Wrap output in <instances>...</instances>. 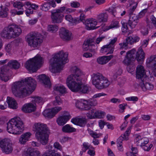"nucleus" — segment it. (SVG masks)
I'll list each match as a JSON object with an SVG mask.
<instances>
[{"mask_svg":"<svg viewBox=\"0 0 156 156\" xmlns=\"http://www.w3.org/2000/svg\"><path fill=\"white\" fill-rule=\"evenodd\" d=\"M131 128V127H129L127 130L125 132V133L123 134V136H121L122 137V139L124 140H128V136L130 133V130Z\"/></svg>","mask_w":156,"mask_h":156,"instance_id":"8fccbe9b","label":"nucleus"},{"mask_svg":"<svg viewBox=\"0 0 156 156\" xmlns=\"http://www.w3.org/2000/svg\"><path fill=\"white\" fill-rule=\"evenodd\" d=\"M71 74L68 76L66 83L68 87L73 92H79L86 94L89 91L90 88L87 85H83V73L80 69L76 66L71 67Z\"/></svg>","mask_w":156,"mask_h":156,"instance_id":"f257e3e1","label":"nucleus"},{"mask_svg":"<svg viewBox=\"0 0 156 156\" xmlns=\"http://www.w3.org/2000/svg\"><path fill=\"white\" fill-rule=\"evenodd\" d=\"M106 11H108L109 12L111 13L115 17L118 16L120 15L122 16L124 15L126 13V12L125 10H123L122 9H121L117 13H116L115 9L113 7L106 9Z\"/></svg>","mask_w":156,"mask_h":156,"instance_id":"bb28decb","label":"nucleus"},{"mask_svg":"<svg viewBox=\"0 0 156 156\" xmlns=\"http://www.w3.org/2000/svg\"><path fill=\"white\" fill-rule=\"evenodd\" d=\"M138 22L135 21H131L128 20V25L132 28L133 29L137 25Z\"/></svg>","mask_w":156,"mask_h":156,"instance_id":"6e6d98bb","label":"nucleus"},{"mask_svg":"<svg viewBox=\"0 0 156 156\" xmlns=\"http://www.w3.org/2000/svg\"><path fill=\"white\" fill-rule=\"evenodd\" d=\"M13 5L14 7L19 10L23 9V7L24 6V4L20 2H16L13 3Z\"/></svg>","mask_w":156,"mask_h":156,"instance_id":"a18cd8bd","label":"nucleus"},{"mask_svg":"<svg viewBox=\"0 0 156 156\" xmlns=\"http://www.w3.org/2000/svg\"><path fill=\"white\" fill-rule=\"evenodd\" d=\"M0 147L2 152L6 154H10L12 152L13 148L9 140L5 139L0 142Z\"/></svg>","mask_w":156,"mask_h":156,"instance_id":"f8f14e48","label":"nucleus"},{"mask_svg":"<svg viewBox=\"0 0 156 156\" xmlns=\"http://www.w3.org/2000/svg\"><path fill=\"white\" fill-rule=\"evenodd\" d=\"M156 56L155 55L151 56L146 60L147 66L151 69V73L156 77Z\"/></svg>","mask_w":156,"mask_h":156,"instance_id":"4468645a","label":"nucleus"},{"mask_svg":"<svg viewBox=\"0 0 156 156\" xmlns=\"http://www.w3.org/2000/svg\"><path fill=\"white\" fill-rule=\"evenodd\" d=\"M122 73V70L121 69H119L116 72L115 74L113 75L114 79H116L117 78L118 76L120 75Z\"/></svg>","mask_w":156,"mask_h":156,"instance_id":"774afa93","label":"nucleus"},{"mask_svg":"<svg viewBox=\"0 0 156 156\" xmlns=\"http://www.w3.org/2000/svg\"><path fill=\"white\" fill-rule=\"evenodd\" d=\"M62 130L66 133H71L76 131V129L74 128L71 127L69 124H67L62 128Z\"/></svg>","mask_w":156,"mask_h":156,"instance_id":"58836bf2","label":"nucleus"},{"mask_svg":"<svg viewBox=\"0 0 156 156\" xmlns=\"http://www.w3.org/2000/svg\"><path fill=\"white\" fill-rule=\"evenodd\" d=\"M122 136H120L117 140V143L118 144V148L120 151H123V147L122 146V141L124 140L122 139Z\"/></svg>","mask_w":156,"mask_h":156,"instance_id":"c03bdc74","label":"nucleus"},{"mask_svg":"<svg viewBox=\"0 0 156 156\" xmlns=\"http://www.w3.org/2000/svg\"><path fill=\"white\" fill-rule=\"evenodd\" d=\"M71 118V116L69 113L67 111H64L63 112V115L58 119L57 122L59 125L62 126Z\"/></svg>","mask_w":156,"mask_h":156,"instance_id":"6ab92c4d","label":"nucleus"},{"mask_svg":"<svg viewBox=\"0 0 156 156\" xmlns=\"http://www.w3.org/2000/svg\"><path fill=\"white\" fill-rule=\"evenodd\" d=\"M150 19L151 21V23H152L153 24L152 27H156V18L153 15H151Z\"/></svg>","mask_w":156,"mask_h":156,"instance_id":"13d9d810","label":"nucleus"},{"mask_svg":"<svg viewBox=\"0 0 156 156\" xmlns=\"http://www.w3.org/2000/svg\"><path fill=\"white\" fill-rule=\"evenodd\" d=\"M83 147H82V150H83L84 152L86 151L89 148V146L88 143L84 142L83 144Z\"/></svg>","mask_w":156,"mask_h":156,"instance_id":"69168bd1","label":"nucleus"},{"mask_svg":"<svg viewBox=\"0 0 156 156\" xmlns=\"http://www.w3.org/2000/svg\"><path fill=\"white\" fill-rule=\"evenodd\" d=\"M87 130L89 134L94 138H99L100 135L97 134L96 133L94 132L90 129H88Z\"/></svg>","mask_w":156,"mask_h":156,"instance_id":"3c124183","label":"nucleus"},{"mask_svg":"<svg viewBox=\"0 0 156 156\" xmlns=\"http://www.w3.org/2000/svg\"><path fill=\"white\" fill-rule=\"evenodd\" d=\"M34 128L35 132V137L42 144L45 145L48 142L49 135L50 131L47 126L40 122L34 124Z\"/></svg>","mask_w":156,"mask_h":156,"instance_id":"20e7f679","label":"nucleus"},{"mask_svg":"<svg viewBox=\"0 0 156 156\" xmlns=\"http://www.w3.org/2000/svg\"><path fill=\"white\" fill-rule=\"evenodd\" d=\"M146 81H141L140 83V86L143 91H146L147 90H151L154 87L153 85Z\"/></svg>","mask_w":156,"mask_h":156,"instance_id":"7c9ffc66","label":"nucleus"},{"mask_svg":"<svg viewBox=\"0 0 156 156\" xmlns=\"http://www.w3.org/2000/svg\"><path fill=\"white\" fill-rule=\"evenodd\" d=\"M78 120V125L81 126H83L86 124L85 120L81 119H79Z\"/></svg>","mask_w":156,"mask_h":156,"instance_id":"0e129e2a","label":"nucleus"},{"mask_svg":"<svg viewBox=\"0 0 156 156\" xmlns=\"http://www.w3.org/2000/svg\"><path fill=\"white\" fill-rule=\"evenodd\" d=\"M39 81L42 83L46 87H49L51 83L49 78L45 74H41L38 76Z\"/></svg>","mask_w":156,"mask_h":156,"instance_id":"393cba45","label":"nucleus"},{"mask_svg":"<svg viewBox=\"0 0 156 156\" xmlns=\"http://www.w3.org/2000/svg\"><path fill=\"white\" fill-rule=\"evenodd\" d=\"M68 53H64L61 51L51 58L50 61L51 71L52 73H56L60 72L63 65L68 62Z\"/></svg>","mask_w":156,"mask_h":156,"instance_id":"7ed1b4c3","label":"nucleus"},{"mask_svg":"<svg viewBox=\"0 0 156 156\" xmlns=\"http://www.w3.org/2000/svg\"><path fill=\"white\" fill-rule=\"evenodd\" d=\"M127 106V104H120L119 105V112L121 113H122L124 112L125 109V106Z\"/></svg>","mask_w":156,"mask_h":156,"instance_id":"338daca9","label":"nucleus"},{"mask_svg":"<svg viewBox=\"0 0 156 156\" xmlns=\"http://www.w3.org/2000/svg\"><path fill=\"white\" fill-rule=\"evenodd\" d=\"M22 33L20 28L15 24H11L5 27L0 33L1 37L6 39H10L19 36Z\"/></svg>","mask_w":156,"mask_h":156,"instance_id":"423d86ee","label":"nucleus"},{"mask_svg":"<svg viewBox=\"0 0 156 156\" xmlns=\"http://www.w3.org/2000/svg\"><path fill=\"white\" fill-rule=\"evenodd\" d=\"M43 63V58L37 56L27 62L25 66L30 72L34 73L36 72L38 68L41 67Z\"/></svg>","mask_w":156,"mask_h":156,"instance_id":"1a4fd4ad","label":"nucleus"},{"mask_svg":"<svg viewBox=\"0 0 156 156\" xmlns=\"http://www.w3.org/2000/svg\"><path fill=\"white\" fill-rule=\"evenodd\" d=\"M53 88L54 90L58 91L62 94L65 93L66 92V88L62 85H56Z\"/></svg>","mask_w":156,"mask_h":156,"instance_id":"4c0bfd02","label":"nucleus"},{"mask_svg":"<svg viewBox=\"0 0 156 156\" xmlns=\"http://www.w3.org/2000/svg\"><path fill=\"white\" fill-rule=\"evenodd\" d=\"M126 100L128 101H136L138 100V98L136 96H132L131 97L127 98H126Z\"/></svg>","mask_w":156,"mask_h":156,"instance_id":"e2e57ef3","label":"nucleus"},{"mask_svg":"<svg viewBox=\"0 0 156 156\" xmlns=\"http://www.w3.org/2000/svg\"><path fill=\"white\" fill-rule=\"evenodd\" d=\"M42 36L37 32H31L28 34L25 39L29 46L34 48L39 46L43 42Z\"/></svg>","mask_w":156,"mask_h":156,"instance_id":"6e6552de","label":"nucleus"},{"mask_svg":"<svg viewBox=\"0 0 156 156\" xmlns=\"http://www.w3.org/2000/svg\"><path fill=\"white\" fill-rule=\"evenodd\" d=\"M36 107V103H29L24 105L22 108V110L25 113H30L35 111Z\"/></svg>","mask_w":156,"mask_h":156,"instance_id":"5701e85b","label":"nucleus"},{"mask_svg":"<svg viewBox=\"0 0 156 156\" xmlns=\"http://www.w3.org/2000/svg\"><path fill=\"white\" fill-rule=\"evenodd\" d=\"M134 142L136 143L137 145L142 147L148 144L149 140L146 138H142L141 136L138 135L135 138Z\"/></svg>","mask_w":156,"mask_h":156,"instance_id":"b1692460","label":"nucleus"},{"mask_svg":"<svg viewBox=\"0 0 156 156\" xmlns=\"http://www.w3.org/2000/svg\"><path fill=\"white\" fill-rule=\"evenodd\" d=\"M7 102L9 107L13 109H16L17 108V104L15 100L10 97H7Z\"/></svg>","mask_w":156,"mask_h":156,"instance_id":"473e14b6","label":"nucleus"},{"mask_svg":"<svg viewBox=\"0 0 156 156\" xmlns=\"http://www.w3.org/2000/svg\"><path fill=\"white\" fill-rule=\"evenodd\" d=\"M105 113L102 111H96L95 113V118H102L104 115Z\"/></svg>","mask_w":156,"mask_h":156,"instance_id":"4d7b16f0","label":"nucleus"},{"mask_svg":"<svg viewBox=\"0 0 156 156\" xmlns=\"http://www.w3.org/2000/svg\"><path fill=\"white\" fill-rule=\"evenodd\" d=\"M139 0H128V2L131 6L133 5L131 8L129 10V14H133V11L136 9L138 4Z\"/></svg>","mask_w":156,"mask_h":156,"instance_id":"72a5a7b5","label":"nucleus"},{"mask_svg":"<svg viewBox=\"0 0 156 156\" xmlns=\"http://www.w3.org/2000/svg\"><path fill=\"white\" fill-rule=\"evenodd\" d=\"M136 78L140 80L141 81L146 82L148 80L147 77L146 75L144 67L141 65L137 66L136 69Z\"/></svg>","mask_w":156,"mask_h":156,"instance_id":"dca6fc26","label":"nucleus"},{"mask_svg":"<svg viewBox=\"0 0 156 156\" xmlns=\"http://www.w3.org/2000/svg\"><path fill=\"white\" fill-rule=\"evenodd\" d=\"M85 16L84 14L83 13H81L80 16V19L78 18L76 20V21H78L79 22H82L83 23H84L85 19Z\"/></svg>","mask_w":156,"mask_h":156,"instance_id":"bf43d9fd","label":"nucleus"},{"mask_svg":"<svg viewBox=\"0 0 156 156\" xmlns=\"http://www.w3.org/2000/svg\"><path fill=\"white\" fill-rule=\"evenodd\" d=\"M32 102L33 103H39L40 104H43L44 102L43 99L39 96H34L32 100Z\"/></svg>","mask_w":156,"mask_h":156,"instance_id":"ea45409f","label":"nucleus"},{"mask_svg":"<svg viewBox=\"0 0 156 156\" xmlns=\"http://www.w3.org/2000/svg\"><path fill=\"white\" fill-rule=\"evenodd\" d=\"M87 107H89L88 110H89L91 106H95L97 104V102L96 100H94L93 99H91L87 101Z\"/></svg>","mask_w":156,"mask_h":156,"instance_id":"37998d69","label":"nucleus"},{"mask_svg":"<svg viewBox=\"0 0 156 156\" xmlns=\"http://www.w3.org/2000/svg\"><path fill=\"white\" fill-rule=\"evenodd\" d=\"M87 100H81L80 101H78L76 103L77 108L83 110H88L89 107H87Z\"/></svg>","mask_w":156,"mask_h":156,"instance_id":"c85d7f7f","label":"nucleus"},{"mask_svg":"<svg viewBox=\"0 0 156 156\" xmlns=\"http://www.w3.org/2000/svg\"><path fill=\"white\" fill-rule=\"evenodd\" d=\"M59 35L61 38L65 41H69L72 39V33L64 28L60 29Z\"/></svg>","mask_w":156,"mask_h":156,"instance_id":"4be33fe9","label":"nucleus"},{"mask_svg":"<svg viewBox=\"0 0 156 156\" xmlns=\"http://www.w3.org/2000/svg\"><path fill=\"white\" fill-rule=\"evenodd\" d=\"M129 15V20L138 22L139 17H138V16L137 15L134 14Z\"/></svg>","mask_w":156,"mask_h":156,"instance_id":"603ef678","label":"nucleus"},{"mask_svg":"<svg viewBox=\"0 0 156 156\" xmlns=\"http://www.w3.org/2000/svg\"><path fill=\"white\" fill-rule=\"evenodd\" d=\"M62 109V108L61 107H55L51 109L45 110L42 114L45 118L51 119L54 117Z\"/></svg>","mask_w":156,"mask_h":156,"instance_id":"2eb2a0df","label":"nucleus"},{"mask_svg":"<svg viewBox=\"0 0 156 156\" xmlns=\"http://www.w3.org/2000/svg\"><path fill=\"white\" fill-rule=\"evenodd\" d=\"M36 85V81L29 77L24 80L14 83L12 86V92L16 97L25 98L30 95L34 90Z\"/></svg>","mask_w":156,"mask_h":156,"instance_id":"f03ea898","label":"nucleus"},{"mask_svg":"<svg viewBox=\"0 0 156 156\" xmlns=\"http://www.w3.org/2000/svg\"><path fill=\"white\" fill-rule=\"evenodd\" d=\"M90 42L89 44V50L94 55L96 53V50L97 48V46H95L94 43L92 39H90Z\"/></svg>","mask_w":156,"mask_h":156,"instance_id":"e433bc0d","label":"nucleus"},{"mask_svg":"<svg viewBox=\"0 0 156 156\" xmlns=\"http://www.w3.org/2000/svg\"><path fill=\"white\" fill-rule=\"evenodd\" d=\"M96 111L95 110L92 109L87 114V116L90 119L95 118Z\"/></svg>","mask_w":156,"mask_h":156,"instance_id":"49530a36","label":"nucleus"},{"mask_svg":"<svg viewBox=\"0 0 156 156\" xmlns=\"http://www.w3.org/2000/svg\"><path fill=\"white\" fill-rule=\"evenodd\" d=\"M90 42V39L87 40L86 42H85L83 45V49L85 50H89L88 48L89 47V43Z\"/></svg>","mask_w":156,"mask_h":156,"instance_id":"5fc2aeb1","label":"nucleus"},{"mask_svg":"<svg viewBox=\"0 0 156 156\" xmlns=\"http://www.w3.org/2000/svg\"><path fill=\"white\" fill-rule=\"evenodd\" d=\"M113 57L112 55L99 57L97 59V62L101 65H104L107 63Z\"/></svg>","mask_w":156,"mask_h":156,"instance_id":"a878e982","label":"nucleus"},{"mask_svg":"<svg viewBox=\"0 0 156 156\" xmlns=\"http://www.w3.org/2000/svg\"><path fill=\"white\" fill-rule=\"evenodd\" d=\"M127 70L128 72L132 73L134 71V66L130 65V64L127 65Z\"/></svg>","mask_w":156,"mask_h":156,"instance_id":"680f3d73","label":"nucleus"},{"mask_svg":"<svg viewBox=\"0 0 156 156\" xmlns=\"http://www.w3.org/2000/svg\"><path fill=\"white\" fill-rule=\"evenodd\" d=\"M47 149L45 152L41 155V152L38 150L28 149L23 154V156H51V146L49 145L46 146Z\"/></svg>","mask_w":156,"mask_h":156,"instance_id":"9d476101","label":"nucleus"},{"mask_svg":"<svg viewBox=\"0 0 156 156\" xmlns=\"http://www.w3.org/2000/svg\"><path fill=\"white\" fill-rule=\"evenodd\" d=\"M136 50L135 49H133L128 51L126 53V55L125 59L123 61L124 63L126 65L130 64L135 59V54Z\"/></svg>","mask_w":156,"mask_h":156,"instance_id":"a211bd4d","label":"nucleus"},{"mask_svg":"<svg viewBox=\"0 0 156 156\" xmlns=\"http://www.w3.org/2000/svg\"><path fill=\"white\" fill-rule=\"evenodd\" d=\"M108 18V15L106 12L101 13L97 15L96 20L99 23L105 22L107 21Z\"/></svg>","mask_w":156,"mask_h":156,"instance_id":"2f4dec72","label":"nucleus"},{"mask_svg":"<svg viewBox=\"0 0 156 156\" xmlns=\"http://www.w3.org/2000/svg\"><path fill=\"white\" fill-rule=\"evenodd\" d=\"M119 22L117 21H113L112 22L111 25L108 27H106L105 28H102L101 30L105 31L108 30L111 28H117L119 27Z\"/></svg>","mask_w":156,"mask_h":156,"instance_id":"c9c22d12","label":"nucleus"},{"mask_svg":"<svg viewBox=\"0 0 156 156\" xmlns=\"http://www.w3.org/2000/svg\"><path fill=\"white\" fill-rule=\"evenodd\" d=\"M58 29V27L56 25H50L48 26V30L51 32H55Z\"/></svg>","mask_w":156,"mask_h":156,"instance_id":"79ce46f5","label":"nucleus"},{"mask_svg":"<svg viewBox=\"0 0 156 156\" xmlns=\"http://www.w3.org/2000/svg\"><path fill=\"white\" fill-rule=\"evenodd\" d=\"M50 8V5L48 3H44L41 5V9L44 11H46L49 9Z\"/></svg>","mask_w":156,"mask_h":156,"instance_id":"864d4df0","label":"nucleus"},{"mask_svg":"<svg viewBox=\"0 0 156 156\" xmlns=\"http://www.w3.org/2000/svg\"><path fill=\"white\" fill-rule=\"evenodd\" d=\"M8 66L14 69H19L20 66V64L16 60H11L8 63Z\"/></svg>","mask_w":156,"mask_h":156,"instance_id":"f704fd0d","label":"nucleus"},{"mask_svg":"<svg viewBox=\"0 0 156 156\" xmlns=\"http://www.w3.org/2000/svg\"><path fill=\"white\" fill-rule=\"evenodd\" d=\"M7 125V130L9 133L19 135L24 130L23 122L18 117L11 119Z\"/></svg>","mask_w":156,"mask_h":156,"instance_id":"39448f33","label":"nucleus"},{"mask_svg":"<svg viewBox=\"0 0 156 156\" xmlns=\"http://www.w3.org/2000/svg\"><path fill=\"white\" fill-rule=\"evenodd\" d=\"M91 76L92 84L97 89L105 88L110 84V82L108 79L99 73H93Z\"/></svg>","mask_w":156,"mask_h":156,"instance_id":"0eeeda50","label":"nucleus"},{"mask_svg":"<svg viewBox=\"0 0 156 156\" xmlns=\"http://www.w3.org/2000/svg\"><path fill=\"white\" fill-rule=\"evenodd\" d=\"M54 147L55 148L60 151L62 150V147L61 145L58 142H56L54 144Z\"/></svg>","mask_w":156,"mask_h":156,"instance_id":"052dcab7","label":"nucleus"},{"mask_svg":"<svg viewBox=\"0 0 156 156\" xmlns=\"http://www.w3.org/2000/svg\"><path fill=\"white\" fill-rule=\"evenodd\" d=\"M140 40L139 37L137 36H131L128 37L123 43L119 44V48L121 50L127 48L128 44H132L138 42Z\"/></svg>","mask_w":156,"mask_h":156,"instance_id":"ddd939ff","label":"nucleus"},{"mask_svg":"<svg viewBox=\"0 0 156 156\" xmlns=\"http://www.w3.org/2000/svg\"><path fill=\"white\" fill-rule=\"evenodd\" d=\"M62 102V101L60 97L58 96H56L55 97V100L54 101L53 104L54 105L57 106L61 105Z\"/></svg>","mask_w":156,"mask_h":156,"instance_id":"09e8293b","label":"nucleus"},{"mask_svg":"<svg viewBox=\"0 0 156 156\" xmlns=\"http://www.w3.org/2000/svg\"><path fill=\"white\" fill-rule=\"evenodd\" d=\"M145 53L142 48L141 47H140L136 52L135 58L138 62H142L144 61L145 59Z\"/></svg>","mask_w":156,"mask_h":156,"instance_id":"cd10ccee","label":"nucleus"},{"mask_svg":"<svg viewBox=\"0 0 156 156\" xmlns=\"http://www.w3.org/2000/svg\"><path fill=\"white\" fill-rule=\"evenodd\" d=\"M31 135V133L29 132L22 134L19 138V143L21 144H25L30 138Z\"/></svg>","mask_w":156,"mask_h":156,"instance_id":"c756f323","label":"nucleus"},{"mask_svg":"<svg viewBox=\"0 0 156 156\" xmlns=\"http://www.w3.org/2000/svg\"><path fill=\"white\" fill-rule=\"evenodd\" d=\"M65 7L63 6L51 12V18L53 23H60L62 22L63 15L61 13L65 10Z\"/></svg>","mask_w":156,"mask_h":156,"instance_id":"9b49d317","label":"nucleus"},{"mask_svg":"<svg viewBox=\"0 0 156 156\" xmlns=\"http://www.w3.org/2000/svg\"><path fill=\"white\" fill-rule=\"evenodd\" d=\"M98 22L96 20L92 18L88 19L84 21L85 28L88 30H91L97 29L98 27H95Z\"/></svg>","mask_w":156,"mask_h":156,"instance_id":"f3484780","label":"nucleus"},{"mask_svg":"<svg viewBox=\"0 0 156 156\" xmlns=\"http://www.w3.org/2000/svg\"><path fill=\"white\" fill-rule=\"evenodd\" d=\"M117 40V38L115 37L111 41L109 44L103 46L101 49L102 52H104L108 51L110 53H112L114 48V44Z\"/></svg>","mask_w":156,"mask_h":156,"instance_id":"412c9836","label":"nucleus"},{"mask_svg":"<svg viewBox=\"0 0 156 156\" xmlns=\"http://www.w3.org/2000/svg\"><path fill=\"white\" fill-rule=\"evenodd\" d=\"M2 9L0 11V17L4 18L6 17L8 15L7 11L8 9L7 8H5L2 9V6H0Z\"/></svg>","mask_w":156,"mask_h":156,"instance_id":"a19ab883","label":"nucleus"},{"mask_svg":"<svg viewBox=\"0 0 156 156\" xmlns=\"http://www.w3.org/2000/svg\"><path fill=\"white\" fill-rule=\"evenodd\" d=\"M9 70L8 66H4L1 67L0 70V77L2 80L6 82L9 79V76H8Z\"/></svg>","mask_w":156,"mask_h":156,"instance_id":"aec40b11","label":"nucleus"},{"mask_svg":"<svg viewBox=\"0 0 156 156\" xmlns=\"http://www.w3.org/2000/svg\"><path fill=\"white\" fill-rule=\"evenodd\" d=\"M132 152H128L126 153L127 156H136L135 155L138 152V150L136 147H132L131 149Z\"/></svg>","mask_w":156,"mask_h":156,"instance_id":"de8ad7c7","label":"nucleus"}]
</instances>
